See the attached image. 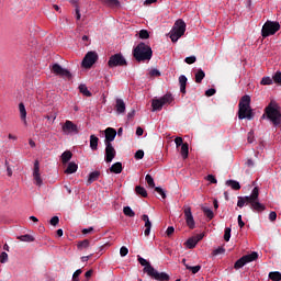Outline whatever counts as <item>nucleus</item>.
I'll list each match as a JSON object with an SVG mask.
<instances>
[{
    "instance_id": "obj_1",
    "label": "nucleus",
    "mask_w": 281,
    "mask_h": 281,
    "mask_svg": "<svg viewBox=\"0 0 281 281\" xmlns=\"http://www.w3.org/2000/svg\"><path fill=\"white\" fill-rule=\"evenodd\" d=\"M250 205L252 212H265V204L260 203V190L255 187L250 195L238 196L237 207H244Z\"/></svg>"
},
{
    "instance_id": "obj_2",
    "label": "nucleus",
    "mask_w": 281,
    "mask_h": 281,
    "mask_svg": "<svg viewBox=\"0 0 281 281\" xmlns=\"http://www.w3.org/2000/svg\"><path fill=\"white\" fill-rule=\"evenodd\" d=\"M137 260H138L139 265H142V267H145L143 271L145 273H147V276H149V278H154V280H158V281H169L170 280V276L168 273L157 271L148 262V260L144 259V257L138 255Z\"/></svg>"
},
{
    "instance_id": "obj_3",
    "label": "nucleus",
    "mask_w": 281,
    "mask_h": 281,
    "mask_svg": "<svg viewBox=\"0 0 281 281\" xmlns=\"http://www.w3.org/2000/svg\"><path fill=\"white\" fill-rule=\"evenodd\" d=\"M239 120H254V110H251V97L244 95L238 104Z\"/></svg>"
},
{
    "instance_id": "obj_4",
    "label": "nucleus",
    "mask_w": 281,
    "mask_h": 281,
    "mask_svg": "<svg viewBox=\"0 0 281 281\" xmlns=\"http://www.w3.org/2000/svg\"><path fill=\"white\" fill-rule=\"evenodd\" d=\"M134 58L142 63L144 60H150L153 58V48L145 43H139L133 50Z\"/></svg>"
},
{
    "instance_id": "obj_5",
    "label": "nucleus",
    "mask_w": 281,
    "mask_h": 281,
    "mask_svg": "<svg viewBox=\"0 0 281 281\" xmlns=\"http://www.w3.org/2000/svg\"><path fill=\"white\" fill-rule=\"evenodd\" d=\"M183 34H186V22L183 20H177L169 32V37L172 43H177Z\"/></svg>"
},
{
    "instance_id": "obj_6",
    "label": "nucleus",
    "mask_w": 281,
    "mask_h": 281,
    "mask_svg": "<svg viewBox=\"0 0 281 281\" xmlns=\"http://www.w3.org/2000/svg\"><path fill=\"white\" fill-rule=\"evenodd\" d=\"M266 114L267 117L272 122L274 126H279L281 122V113L280 110H278V105L273 102H271L267 108H266Z\"/></svg>"
},
{
    "instance_id": "obj_7",
    "label": "nucleus",
    "mask_w": 281,
    "mask_h": 281,
    "mask_svg": "<svg viewBox=\"0 0 281 281\" xmlns=\"http://www.w3.org/2000/svg\"><path fill=\"white\" fill-rule=\"evenodd\" d=\"M171 102H175V97H172L170 93H167L159 99H153V111H161L164 106L170 104Z\"/></svg>"
},
{
    "instance_id": "obj_8",
    "label": "nucleus",
    "mask_w": 281,
    "mask_h": 281,
    "mask_svg": "<svg viewBox=\"0 0 281 281\" xmlns=\"http://www.w3.org/2000/svg\"><path fill=\"white\" fill-rule=\"evenodd\" d=\"M280 31V23L279 22H273V21H267L261 30V36L263 38H267V36H273L276 32Z\"/></svg>"
},
{
    "instance_id": "obj_9",
    "label": "nucleus",
    "mask_w": 281,
    "mask_h": 281,
    "mask_svg": "<svg viewBox=\"0 0 281 281\" xmlns=\"http://www.w3.org/2000/svg\"><path fill=\"white\" fill-rule=\"evenodd\" d=\"M257 258H258V252H256V251H254L249 255H245L235 262L234 269H243V267H245V265H247L249 262H254V260H256Z\"/></svg>"
},
{
    "instance_id": "obj_10",
    "label": "nucleus",
    "mask_w": 281,
    "mask_h": 281,
    "mask_svg": "<svg viewBox=\"0 0 281 281\" xmlns=\"http://www.w3.org/2000/svg\"><path fill=\"white\" fill-rule=\"evenodd\" d=\"M98 60V53L95 52H88L86 54V56L82 59V67H85V69H89L91 67H93V65H95V61Z\"/></svg>"
},
{
    "instance_id": "obj_11",
    "label": "nucleus",
    "mask_w": 281,
    "mask_h": 281,
    "mask_svg": "<svg viewBox=\"0 0 281 281\" xmlns=\"http://www.w3.org/2000/svg\"><path fill=\"white\" fill-rule=\"evenodd\" d=\"M61 131H63L64 135H78V133H80L78 125H76L71 121H66L64 123V125L61 126Z\"/></svg>"
},
{
    "instance_id": "obj_12",
    "label": "nucleus",
    "mask_w": 281,
    "mask_h": 281,
    "mask_svg": "<svg viewBox=\"0 0 281 281\" xmlns=\"http://www.w3.org/2000/svg\"><path fill=\"white\" fill-rule=\"evenodd\" d=\"M53 74L55 76H60L61 78H67V80H71V71L67 70V68H63L59 64H54L50 67Z\"/></svg>"
},
{
    "instance_id": "obj_13",
    "label": "nucleus",
    "mask_w": 281,
    "mask_h": 281,
    "mask_svg": "<svg viewBox=\"0 0 281 281\" xmlns=\"http://www.w3.org/2000/svg\"><path fill=\"white\" fill-rule=\"evenodd\" d=\"M109 67H124L126 65V58L122 54L112 55L108 61Z\"/></svg>"
},
{
    "instance_id": "obj_14",
    "label": "nucleus",
    "mask_w": 281,
    "mask_h": 281,
    "mask_svg": "<svg viewBox=\"0 0 281 281\" xmlns=\"http://www.w3.org/2000/svg\"><path fill=\"white\" fill-rule=\"evenodd\" d=\"M183 212H184V221L189 229H194V227H196V223L194 222V215H192V207L184 206Z\"/></svg>"
},
{
    "instance_id": "obj_15",
    "label": "nucleus",
    "mask_w": 281,
    "mask_h": 281,
    "mask_svg": "<svg viewBox=\"0 0 281 281\" xmlns=\"http://www.w3.org/2000/svg\"><path fill=\"white\" fill-rule=\"evenodd\" d=\"M33 181L34 184L41 188L43 186V178L41 177V164L38 160L34 161V168H33Z\"/></svg>"
},
{
    "instance_id": "obj_16",
    "label": "nucleus",
    "mask_w": 281,
    "mask_h": 281,
    "mask_svg": "<svg viewBox=\"0 0 281 281\" xmlns=\"http://www.w3.org/2000/svg\"><path fill=\"white\" fill-rule=\"evenodd\" d=\"M116 155H117V151H115V147H113V144L111 143L105 144V162L111 164V161L115 159Z\"/></svg>"
},
{
    "instance_id": "obj_17",
    "label": "nucleus",
    "mask_w": 281,
    "mask_h": 281,
    "mask_svg": "<svg viewBox=\"0 0 281 281\" xmlns=\"http://www.w3.org/2000/svg\"><path fill=\"white\" fill-rule=\"evenodd\" d=\"M105 133V140L104 144H111V142H114L115 137H117V131L113 127H108L104 131Z\"/></svg>"
},
{
    "instance_id": "obj_18",
    "label": "nucleus",
    "mask_w": 281,
    "mask_h": 281,
    "mask_svg": "<svg viewBox=\"0 0 281 281\" xmlns=\"http://www.w3.org/2000/svg\"><path fill=\"white\" fill-rule=\"evenodd\" d=\"M114 109L117 115H124L126 113V103L122 99H116Z\"/></svg>"
},
{
    "instance_id": "obj_19",
    "label": "nucleus",
    "mask_w": 281,
    "mask_h": 281,
    "mask_svg": "<svg viewBox=\"0 0 281 281\" xmlns=\"http://www.w3.org/2000/svg\"><path fill=\"white\" fill-rule=\"evenodd\" d=\"M142 220L145 223V231H144L145 236H150V229L153 228V223L150 222V218L148 217L147 214H144L142 216Z\"/></svg>"
},
{
    "instance_id": "obj_20",
    "label": "nucleus",
    "mask_w": 281,
    "mask_h": 281,
    "mask_svg": "<svg viewBox=\"0 0 281 281\" xmlns=\"http://www.w3.org/2000/svg\"><path fill=\"white\" fill-rule=\"evenodd\" d=\"M20 119L25 126H27V110H25V104H19Z\"/></svg>"
},
{
    "instance_id": "obj_21",
    "label": "nucleus",
    "mask_w": 281,
    "mask_h": 281,
    "mask_svg": "<svg viewBox=\"0 0 281 281\" xmlns=\"http://www.w3.org/2000/svg\"><path fill=\"white\" fill-rule=\"evenodd\" d=\"M179 85H180V93H186V86L188 85V77H186V75H181L179 77Z\"/></svg>"
},
{
    "instance_id": "obj_22",
    "label": "nucleus",
    "mask_w": 281,
    "mask_h": 281,
    "mask_svg": "<svg viewBox=\"0 0 281 281\" xmlns=\"http://www.w3.org/2000/svg\"><path fill=\"white\" fill-rule=\"evenodd\" d=\"M122 170V162H115L110 167V172H113L114 175H121Z\"/></svg>"
},
{
    "instance_id": "obj_23",
    "label": "nucleus",
    "mask_w": 281,
    "mask_h": 281,
    "mask_svg": "<svg viewBox=\"0 0 281 281\" xmlns=\"http://www.w3.org/2000/svg\"><path fill=\"white\" fill-rule=\"evenodd\" d=\"M75 172H78V165L76 162H69L68 167L65 170V173L74 175Z\"/></svg>"
},
{
    "instance_id": "obj_24",
    "label": "nucleus",
    "mask_w": 281,
    "mask_h": 281,
    "mask_svg": "<svg viewBox=\"0 0 281 281\" xmlns=\"http://www.w3.org/2000/svg\"><path fill=\"white\" fill-rule=\"evenodd\" d=\"M100 142V138L95 135L90 136V148L91 150H98V143Z\"/></svg>"
},
{
    "instance_id": "obj_25",
    "label": "nucleus",
    "mask_w": 281,
    "mask_h": 281,
    "mask_svg": "<svg viewBox=\"0 0 281 281\" xmlns=\"http://www.w3.org/2000/svg\"><path fill=\"white\" fill-rule=\"evenodd\" d=\"M98 179H100V171L90 172L88 177V184L91 186V183H93V181H98Z\"/></svg>"
},
{
    "instance_id": "obj_26",
    "label": "nucleus",
    "mask_w": 281,
    "mask_h": 281,
    "mask_svg": "<svg viewBox=\"0 0 281 281\" xmlns=\"http://www.w3.org/2000/svg\"><path fill=\"white\" fill-rule=\"evenodd\" d=\"M16 239L21 240V243H34V236L30 234L18 236Z\"/></svg>"
},
{
    "instance_id": "obj_27",
    "label": "nucleus",
    "mask_w": 281,
    "mask_h": 281,
    "mask_svg": "<svg viewBox=\"0 0 281 281\" xmlns=\"http://www.w3.org/2000/svg\"><path fill=\"white\" fill-rule=\"evenodd\" d=\"M180 154H181V157L183 159H188V155H189V145H188V143H184V144L181 145Z\"/></svg>"
},
{
    "instance_id": "obj_28",
    "label": "nucleus",
    "mask_w": 281,
    "mask_h": 281,
    "mask_svg": "<svg viewBox=\"0 0 281 281\" xmlns=\"http://www.w3.org/2000/svg\"><path fill=\"white\" fill-rule=\"evenodd\" d=\"M79 91L82 93V95H86V98H91V91H89V88H87V85L81 83L79 86Z\"/></svg>"
},
{
    "instance_id": "obj_29",
    "label": "nucleus",
    "mask_w": 281,
    "mask_h": 281,
    "mask_svg": "<svg viewBox=\"0 0 281 281\" xmlns=\"http://www.w3.org/2000/svg\"><path fill=\"white\" fill-rule=\"evenodd\" d=\"M226 186L232 188V190H240V182H238L236 180H227Z\"/></svg>"
},
{
    "instance_id": "obj_30",
    "label": "nucleus",
    "mask_w": 281,
    "mask_h": 281,
    "mask_svg": "<svg viewBox=\"0 0 281 281\" xmlns=\"http://www.w3.org/2000/svg\"><path fill=\"white\" fill-rule=\"evenodd\" d=\"M71 157H74V154H71V151L66 150L61 154V161L63 164H67L68 161L71 160Z\"/></svg>"
},
{
    "instance_id": "obj_31",
    "label": "nucleus",
    "mask_w": 281,
    "mask_h": 281,
    "mask_svg": "<svg viewBox=\"0 0 281 281\" xmlns=\"http://www.w3.org/2000/svg\"><path fill=\"white\" fill-rule=\"evenodd\" d=\"M203 78H205V71H203V69H199L195 74V82L200 85V82H203Z\"/></svg>"
},
{
    "instance_id": "obj_32",
    "label": "nucleus",
    "mask_w": 281,
    "mask_h": 281,
    "mask_svg": "<svg viewBox=\"0 0 281 281\" xmlns=\"http://www.w3.org/2000/svg\"><path fill=\"white\" fill-rule=\"evenodd\" d=\"M202 211H203V213L205 214V216L207 217L209 221H212V218H214V211H212L210 207L203 206Z\"/></svg>"
},
{
    "instance_id": "obj_33",
    "label": "nucleus",
    "mask_w": 281,
    "mask_h": 281,
    "mask_svg": "<svg viewBox=\"0 0 281 281\" xmlns=\"http://www.w3.org/2000/svg\"><path fill=\"white\" fill-rule=\"evenodd\" d=\"M135 191H136V194H139L140 196H144V199H146V196H148V192L142 186H137Z\"/></svg>"
},
{
    "instance_id": "obj_34",
    "label": "nucleus",
    "mask_w": 281,
    "mask_h": 281,
    "mask_svg": "<svg viewBox=\"0 0 281 281\" xmlns=\"http://www.w3.org/2000/svg\"><path fill=\"white\" fill-rule=\"evenodd\" d=\"M123 213L125 214V216H128L130 218H133L135 216V211H133L131 206H124Z\"/></svg>"
},
{
    "instance_id": "obj_35",
    "label": "nucleus",
    "mask_w": 281,
    "mask_h": 281,
    "mask_svg": "<svg viewBox=\"0 0 281 281\" xmlns=\"http://www.w3.org/2000/svg\"><path fill=\"white\" fill-rule=\"evenodd\" d=\"M196 244L198 243L194 237H191L186 241V246L188 247V249H194L196 247Z\"/></svg>"
},
{
    "instance_id": "obj_36",
    "label": "nucleus",
    "mask_w": 281,
    "mask_h": 281,
    "mask_svg": "<svg viewBox=\"0 0 281 281\" xmlns=\"http://www.w3.org/2000/svg\"><path fill=\"white\" fill-rule=\"evenodd\" d=\"M104 3L109 5V8H120L119 0H103Z\"/></svg>"
},
{
    "instance_id": "obj_37",
    "label": "nucleus",
    "mask_w": 281,
    "mask_h": 281,
    "mask_svg": "<svg viewBox=\"0 0 281 281\" xmlns=\"http://www.w3.org/2000/svg\"><path fill=\"white\" fill-rule=\"evenodd\" d=\"M89 245H90L89 239H85L82 241H79L77 247L78 249L82 250V249H88Z\"/></svg>"
},
{
    "instance_id": "obj_38",
    "label": "nucleus",
    "mask_w": 281,
    "mask_h": 281,
    "mask_svg": "<svg viewBox=\"0 0 281 281\" xmlns=\"http://www.w3.org/2000/svg\"><path fill=\"white\" fill-rule=\"evenodd\" d=\"M186 269H188L189 271H191L192 273H199V271H201V266H190V265H186Z\"/></svg>"
},
{
    "instance_id": "obj_39",
    "label": "nucleus",
    "mask_w": 281,
    "mask_h": 281,
    "mask_svg": "<svg viewBox=\"0 0 281 281\" xmlns=\"http://www.w3.org/2000/svg\"><path fill=\"white\" fill-rule=\"evenodd\" d=\"M269 278H270V280H273V281H280L281 280V273L278 272V271L270 272Z\"/></svg>"
},
{
    "instance_id": "obj_40",
    "label": "nucleus",
    "mask_w": 281,
    "mask_h": 281,
    "mask_svg": "<svg viewBox=\"0 0 281 281\" xmlns=\"http://www.w3.org/2000/svg\"><path fill=\"white\" fill-rule=\"evenodd\" d=\"M229 238H232V228L226 227L224 231V240L229 243Z\"/></svg>"
},
{
    "instance_id": "obj_41",
    "label": "nucleus",
    "mask_w": 281,
    "mask_h": 281,
    "mask_svg": "<svg viewBox=\"0 0 281 281\" xmlns=\"http://www.w3.org/2000/svg\"><path fill=\"white\" fill-rule=\"evenodd\" d=\"M145 180L149 188H155V179H153V176L146 175Z\"/></svg>"
},
{
    "instance_id": "obj_42",
    "label": "nucleus",
    "mask_w": 281,
    "mask_h": 281,
    "mask_svg": "<svg viewBox=\"0 0 281 281\" xmlns=\"http://www.w3.org/2000/svg\"><path fill=\"white\" fill-rule=\"evenodd\" d=\"M272 80L276 82V85H281V71H277L272 76Z\"/></svg>"
},
{
    "instance_id": "obj_43",
    "label": "nucleus",
    "mask_w": 281,
    "mask_h": 281,
    "mask_svg": "<svg viewBox=\"0 0 281 281\" xmlns=\"http://www.w3.org/2000/svg\"><path fill=\"white\" fill-rule=\"evenodd\" d=\"M260 83L263 86L273 85V79L271 77H263Z\"/></svg>"
},
{
    "instance_id": "obj_44",
    "label": "nucleus",
    "mask_w": 281,
    "mask_h": 281,
    "mask_svg": "<svg viewBox=\"0 0 281 281\" xmlns=\"http://www.w3.org/2000/svg\"><path fill=\"white\" fill-rule=\"evenodd\" d=\"M0 262L1 265H5V262H8V252L3 251L0 254Z\"/></svg>"
},
{
    "instance_id": "obj_45",
    "label": "nucleus",
    "mask_w": 281,
    "mask_h": 281,
    "mask_svg": "<svg viewBox=\"0 0 281 281\" xmlns=\"http://www.w3.org/2000/svg\"><path fill=\"white\" fill-rule=\"evenodd\" d=\"M120 256H121L122 258L128 256V248H127L126 246L121 247V249H120Z\"/></svg>"
},
{
    "instance_id": "obj_46",
    "label": "nucleus",
    "mask_w": 281,
    "mask_h": 281,
    "mask_svg": "<svg viewBox=\"0 0 281 281\" xmlns=\"http://www.w3.org/2000/svg\"><path fill=\"white\" fill-rule=\"evenodd\" d=\"M184 63H187V65H194V63H196V57L195 56L187 57L184 59Z\"/></svg>"
},
{
    "instance_id": "obj_47",
    "label": "nucleus",
    "mask_w": 281,
    "mask_h": 281,
    "mask_svg": "<svg viewBox=\"0 0 281 281\" xmlns=\"http://www.w3.org/2000/svg\"><path fill=\"white\" fill-rule=\"evenodd\" d=\"M155 192H157V194H160L161 199H166V191H164V189H161V187H156Z\"/></svg>"
},
{
    "instance_id": "obj_48",
    "label": "nucleus",
    "mask_w": 281,
    "mask_h": 281,
    "mask_svg": "<svg viewBox=\"0 0 281 281\" xmlns=\"http://www.w3.org/2000/svg\"><path fill=\"white\" fill-rule=\"evenodd\" d=\"M221 254H225V248L218 247L213 250V256H221Z\"/></svg>"
},
{
    "instance_id": "obj_49",
    "label": "nucleus",
    "mask_w": 281,
    "mask_h": 281,
    "mask_svg": "<svg viewBox=\"0 0 281 281\" xmlns=\"http://www.w3.org/2000/svg\"><path fill=\"white\" fill-rule=\"evenodd\" d=\"M150 34L146 30L139 31V38H149Z\"/></svg>"
},
{
    "instance_id": "obj_50",
    "label": "nucleus",
    "mask_w": 281,
    "mask_h": 281,
    "mask_svg": "<svg viewBox=\"0 0 281 281\" xmlns=\"http://www.w3.org/2000/svg\"><path fill=\"white\" fill-rule=\"evenodd\" d=\"M82 273V269H78L72 274V281H79L78 278Z\"/></svg>"
},
{
    "instance_id": "obj_51",
    "label": "nucleus",
    "mask_w": 281,
    "mask_h": 281,
    "mask_svg": "<svg viewBox=\"0 0 281 281\" xmlns=\"http://www.w3.org/2000/svg\"><path fill=\"white\" fill-rule=\"evenodd\" d=\"M58 223H60V218H58V216H53L50 218V225H53V227H56V225H58Z\"/></svg>"
},
{
    "instance_id": "obj_52",
    "label": "nucleus",
    "mask_w": 281,
    "mask_h": 281,
    "mask_svg": "<svg viewBox=\"0 0 281 281\" xmlns=\"http://www.w3.org/2000/svg\"><path fill=\"white\" fill-rule=\"evenodd\" d=\"M135 159H144V150L142 149H138L136 153H135Z\"/></svg>"
},
{
    "instance_id": "obj_53",
    "label": "nucleus",
    "mask_w": 281,
    "mask_h": 281,
    "mask_svg": "<svg viewBox=\"0 0 281 281\" xmlns=\"http://www.w3.org/2000/svg\"><path fill=\"white\" fill-rule=\"evenodd\" d=\"M215 93H216V89L214 88H211L205 91V95H207V98H212V95H214Z\"/></svg>"
},
{
    "instance_id": "obj_54",
    "label": "nucleus",
    "mask_w": 281,
    "mask_h": 281,
    "mask_svg": "<svg viewBox=\"0 0 281 281\" xmlns=\"http://www.w3.org/2000/svg\"><path fill=\"white\" fill-rule=\"evenodd\" d=\"M175 144L177 146V148H179V146H183V138L182 137H176L175 139Z\"/></svg>"
},
{
    "instance_id": "obj_55",
    "label": "nucleus",
    "mask_w": 281,
    "mask_h": 281,
    "mask_svg": "<svg viewBox=\"0 0 281 281\" xmlns=\"http://www.w3.org/2000/svg\"><path fill=\"white\" fill-rule=\"evenodd\" d=\"M237 223H238V226L240 227V229H243V227H245V222H243V215H238Z\"/></svg>"
},
{
    "instance_id": "obj_56",
    "label": "nucleus",
    "mask_w": 281,
    "mask_h": 281,
    "mask_svg": "<svg viewBox=\"0 0 281 281\" xmlns=\"http://www.w3.org/2000/svg\"><path fill=\"white\" fill-rule=\"evenodd\" d=\"M149 75L154 76V77H159V76H161V72L158 69H151L149 71Z\"/></svg>"
},
{
    "instance_id": "obj_57",
    "label": "nucleus",
    "mask_w": 281,
    "mask_h": 281,
    "mask_svg": "<svg viewBox=\"0 0 281 281\" xmlns=\"http://www.w3.org/2000/svg\"><path fill=\"white\" fill-rule=\"evenodd\" d=\"M75 16H76V20L77 21H80V19H81V14H80V8L79 7H76V10H75Z\"/></svg>"
},
{
    "instance_id": "obj_58",
    "label": "nucleus",
    "mask_w": 281,
    "mask_h": 281,
    "mask_svg": "<svg viewBox=\"0 0 281 281\" xmlns=\"http://www.w3.org/2000/svg\"><path fill=\"white\" fill-rule=\"evenodd\" d=\"M167 236H172L175 234V227L169 226L166 231Z\"/></svg>"
},
{
    "instance_id": "obj_59",
    "label": "nucleus",
    "mask_w": 281,
    "mask_h": 281,
    "mask_svg": "<svg viewBox=\"0 0 281 281\" xmlns=\"http://www.w3.org/2000/svg\"><path fill=\"white\" fill-rule=\"evenodd\" d=\"M248 144H254V132H249L247 136Z\"/></svg>"
},
{
    "instance_id": "obj_60",
    "label": "nucleus",
    "mask_w": 281,
    "mask_h": 281,
    "mask_svg": "<svg viewBox=\"0 0 281 281\" xmlns=\"http://www.w3.org/2000/svg\"><path fill=\"white\" fill-rule=\"evenodd\" d=\"M276 218H278V213H276L274 211L270 212L269 221H276Z\"/></svg>"
},
{
    "instance_id": "obj_61",
    "label": "nucleus",
    "mask_w": 281,
    "mask_h": 281,
    "mask_svg": "<svg viewBox=\"0 0 281 281\" xmlns=\"http://www.w3.org/2000/svg\"><path fill=\"white\" fill-rule=\"evenodd\" d=\"M206 179H207V181H210V183H217L216 178H215L214 176H212V175H209V176L206 177Z\"/></svg>"
},
{
    "instance_id": "obj_62",
    "label": "nucleus",
    "mask_w": 281,
    "mask_h": 281,
    "mask_svg": "<svg viewBox=\"0 0 281 281\" xmlns=\"http://www.w3.org/2000/svg\"><path fill=\"white\" fill-rule=\"evenodd\" d=\"M203 236H205V235L204 234H198L193 238H194L195 243H199L200 240H203Z\"/></svg>"
},
{
    "instance_id": "obj_63",
    "label": "nucleus",
    "mask_w": 281,
    "mask_h": 281,
    "mask_svg": "<svg viewBox=\"0 0 281 281\" xmlns=\"http://www.w3.org/2000/svg\"><path fill=\"white\" fill-rule=\"evenodd\" d=\"M246 166H248V168H254V166H255L254 160L252 159H248L246 161Z\"/></svg>"
},
{
    "instance_id": "obj_64",
    "label": "nucleus",
    "mask_w": 281,
    "mask_h": 281,
    "mask_svg": "<svg viewBox=\"0 0 281 281\" xmlns=\"http://www.w3.org/2000/svg\"><path fill=\"white\" fill-rule=\"evenodd\" d=\"M91 232H93V227L82 229V234H91Z\"/></svg>"
}]
</instances>
